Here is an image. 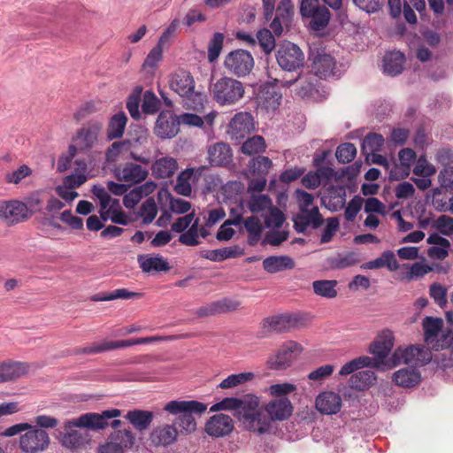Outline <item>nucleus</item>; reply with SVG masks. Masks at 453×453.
<instances>
[{
  "mask_svg": "<svg viewBox=\"0 0 453 453\" xmlns=\"http://www.w3.org/2000/svg\"><path fill=\"white\" fill-rule=\"evenodd\" d=\"M119 409H108L100 413L86 412L76 418L65 420L62 430L59 431V441L66 449H75L81 448L89 441L88 434L77 428L91 431L104 430L109 426L108 420L120 417Z\"/></svg>",
  "mask_w": 453,
  "mask_h": 453,
  "instance_id": "f257e3e1",
  "label": "nucleus"
},
{
  "mask_svg": "<svg viewBox=\"0 0 453 453\" xmlns=\"http://www.w3.org/2000/svg\"><path fill=\"white\" fill-rule=\"evenodd\" d=\"M234 411V417L249 431L260 434L268 432L269 421L259 407V399L254 395H246L243 398L226 397L211 406V412Z\"/></svg>",
  "mask_w": 453,
  "mask_h": 453,
  "instance_id": "f03ea898",
  "label": "nucleus"
},
{
  "mask_svg": "<svg viewBox=\"0 0 453 453\" xmlns=\"http://www.w3.org/2000/svg\"><path fill=\"white\" fill-rule=\"evenodd\" d=\"M164 410L176 416L173 424H175V426H179V434H190L196 430L195 415L200 416L205 412L207 405L196 400H173L168 402L165 405Z\"/></svg>",
  "mask_w": 453,
  "mask_h": 453,
  "instance_id": "7ed1b4c3",
  "label": "nucleus"
},
{
  "mask_svg": "<svg viewBox=\"0 0 453 453\" xmlns=\"http://www.w3.org/2000/svg\"><path fill=\"white\" fill-rule=\"evenodd\" d=\"M211 95L220 106H231L239 103L244 96L243 83L234 78L224 76L211 85Z\"/></svg>",
  "mask_w": 453,
  "mask_h": 453,
  "instance_id": "20e7f679",
  "label": "nucleus"
},
{
  "mask_svg": "<svg viewBox=\"0 0 453 453\" xmlns=\"http://www.w3.org/2000/svg\"><path fill=\"white\" fill-rule=\"evenodd\" d=\"M298 78L299 76L288 81L275 79L273 82H266L261 85L257 96V105L267 111H273L278 109L280 104L282 95L278 90L277 85L290 87L298 80Z\"/></svg>",
  "mask_w": 453,
  "mask_h": 453,
  "instance_id": "39448f33",
  "label": "nucleus"
},
{
  "mask_svg": "<svg viewBox=\"0 0 453 453\" xmlns=\"http://www.w3.org/2000/svg\"><path fill=\"white\" fill-rule=\"evenodd\" d=\"M300 13L303 19H310L309 27L313 31L326 27L331 18L329 10L319 0H301Z\"/></svg>",
  "mask_w": 453,
  "mask_h": 453,
  "instance_id": "423d86ee",
  "label": "nucleus"
},
{
  "mask_svg": "<svg viewBox=\"0 0 453 453\" xmlns=\"http://www.w3.org/2000/svg\"><path fill=\"white\" fill-rule=\"evenodd\" d=\"M275 57L279 66L287 72H294L304 64V54L302 50L288 41L279 44Z\"/></svg>",
  "mask_w": 453,
  "mask_h": 453,
  "instance_id": "0eeeda50",
  "label": "nucleus"
},
{
  "mask_svg": "<svg viewBox=\"0 0 453 453\" xmlns=\"http://www.w3.org/2000/svg\"><path fill=\"white\" fill-rule=\"evenodd\" d=\"M181 336L177 335H171L166 337H158V336H152V337H144V338H138L135 340H122V341H116V342H103L100 343H95L92 346L81 348L75 350V354H97L108 350H112L116 349H122V348H127L131 347L133 345L136 344H143V343H149L156 341H161V340H175L178 338H180Z\"/></svg>",
  "mask_w": 453,
  "mask_h": 453,
  "instance_id": "6e6552de",
  "label": "nucleus"
},
{
  "mask_svg": "<svg viewBox=\"0 0 453 453\" xmlns=\"http://www.w3.org/2000/svg\"><path fill=\"white\" fill-rule=\"evenodd\" d=\"M255 61L251 53L238 49L230 51L225 58L224 66L229 73L238 77L249 75L254 68Z\"/></svg>",
  "mask_w": 453,
  "mask_h": 453,
  "instance_id": "1a4fd4ad",
  "label": "nucleus"
},
{
  "mask_svg": "<svg viewBox=\"0 0 453 453\" xmlns=\"http://www.w3.org/2000/svg\"><path fill=\"white\" fill-rule=\"evenodd\" d=\"M135 437L130 428L111 432L106 441L98 446L97 453H125L133 448Z\"/></svg>",
  "mask_w": 453,
  "mask_h": 453,
  "instance_id": "9d476101",
  "label": "nucleus"
},
{
  "mask_svg": "<svg viewBox=\"0 0 453 453\" xmlns=\"http://www.w3.org/2000/svg\"><path fill=\"white\" fill-rule=\"evenodd\" d=\"M50 442L49 434L44 429L31 425L20 435L19 447L24 453H41L49 448Z\"/></svg>",
  "mask_w": 453,
  "mask_h": 453,
  "instance_id": "9b49d317",
  "label": "nucleus"
},
{
  "mask_svg": "<svg viewBox=\"0 0 453 453\" xmlns=\"http://www.w3.org/2000/svg\"><path fill=\"white\" fill-rule=\"evenodd\" d=\"M432 359L431 353L423 347L410 346L405 349L398 348L392 355L391 361L394 366L400 364L423 365Z\"/></svg>",
  "mask_w": 453,
  "mask_h": 453,
  "instance_id": "f8f14e48",
  "label": "nucleus"
},
{
  "mask_svg": "<svg viewBox=\"0 0 453 453\" xmlns=\"http://www.w3.org/2000/svg\"><path fill=\"white\" fill-rule=\"evenodd\" d=\"M388 4L392 18L397 19L403 14L410 24L417 23V16L412 7L419 13L426 10L425 0H388Z\"/></svg>",
  "mask_w": 453,
  "mask_h": 453,
  "instance_id": "ddd939ff",
  "label": "nucleus"
},
{
  "mask_svg": "<svg viewBox=\"0 0 453 453\" xmlns=\"http://www.w3.org/2000/svg\"><path fill=\"white\" fill-rule=\"evenodd\" d=\"M254 129L255 124L251 113L240 111L229 121L226 134L231 140L240 142L248 137Z\"/></svg>",
  "mask_w": 453,
  "mask_h": 453,
  "instance_id": "4468645a",
  "label": "nucleus"
},
{
  "mask_svg": "<svg viewBox=\"0 0 453 453\" xmlns=\"http://www.w3.org/2000/svg\"><path fill=\"white\" fill-rule=\"evenodd\" d=\"M312 73L320 78L339 76L334 58L323 49L311 50L309 55Z\"/></svg>",
  "mask_w": 453,
  "mask_h": 453,
  "instance_id": "2eb2a0df",
  "label": "nucleus"
},
{
  "mask_svg": "<svg viewBox=\"0 0 453 453\" xmlns=\"http://www.w3.org/2000/svg\"><path fill=\"white\" fill-rule=\"evenodd\" d=\"M300 322L299 317L290 314H280L264 319L262 326L263 336L269 333L281 334L296 329Z\"/></svg>",
  "mask_w": 453,
  "mask_h": 453,
  "instance_id": "dca6fc26",
  "label": "nucleus"
},
{
  "mask_svg": "<svg viewBox=\"0 0 453 453\" xmlns=\"http://www.w3.org/2000/svg\"><path fill=\"white\" fill-rule=\"evenodd\" d=\"M302 347L294 341H288L282 344L275 355L269 357L267 365L272 370H283L290 366L296 352H300Z\"/></svg>",
  "mask_w": 453,
  "mask_h": 453,
  "instance_id": "f3484780",
  "label": "nucleus"
},
{
  "mask_svg": "<svg viewBox=\"0 0 453 453\" xmlns=\"http://www.w3.org/2000/svg\"><path fill=\"white\" fill-rule=\"evenodd\" d=\"M103 127V122L98 119H91L77 133L73 141L80 150H89L97 141L98 134Z\"/></svg>",
  "mask_w": 453,
  "mask_h": 453,
  "instance_id": "a211bd4d",
  "label": "nucleus"
},
{
  "mask_svg": "<svg viewBox=\"0 0 453 453\" xmlns=\"http://www.w3.org/2000/svg\"><path fill=\"white\" fill-rule=\"evenodd\" d=\"M264 410L268 414L267 417L263 413L269 421V431L272 421H283L292 415L293 405L288 397H280L270 401L265 404Z\"/></svg>",
  "mask_w": 453,
  "mask_h": 453,
  "instance_id": "6ab92c4d",
  "label": "nucleus"
},
{
  "mask_svg": "<svg viewBox=\"0 0 453 453\" xmlns=\"http://www.w3.org/2000/svg\"><path fill=\"white\" fill-rule=\"evenodd\" d=\"M294 228L297 233H304L309 227L318 229L323 224V217L317 206L310 210L299 211L293 217Z\"/></svg>",
  "mask_w": 453,
  "mask_h": 453,
  "instance_id": "aec40b11",
  "label": "nucleus"
},
{
  "mask_svg": "<svg viewBox=\"0 0 453 453\" xmlns=\"http://www.w3.org/2000/svg\"><path fill=\"white\" fill-rule=\"evenodd\" d=\"M179 116L171 111H161L155 125V134L161 139L174 137L179 132Z\"/></svg>",
  "mask_w": 453,
  "mask_h": 453,
  "instance_id": "412c9836",
  "label": "nucleus"
},
{
  "mask_svg": "<svg viewBox=\"0 0 453 453\" xmlns=\"http://www.w3.org/2000/svg\"><path fill=\"white\" fill-rule=\"evenodd\" d=\"M114 174L118 180L130 187L142 182L148 176V171L142 165L130 162L116 167Z\"/></svg>",
  "mask_w": 453,
  "mask_h": 453,
  "instance_id": "4be33fe9",
  "label": "nucleus"
},
{
  "mask_svg": "<svg viewBox=\"0 0 453 453\" xmlns=\"http://www.w3.org/2000/svg\"><path fill=\"white\" fill-rule=\"evenodd\" d=\"M178 436L179 431L175 424H164L152 429L149 441L155 447H167L174 443Z\"/></svg>",
  "mask_w": 453,
  "mask_h": 453,
  "instance_id": "5701e85b",
  "label": "nucleus"
},
{
  "mask_svg": "<svg viewBox=\"0 0 453 453\" xmlns=\"http://www.w3.org/2000/svg\"><path fill=\"white\" fill-rule=\"evenodd\" d=\"M234 430L233 418L223 413L213 415L205 424V432L212 437H223Z\"/></svg>",
  "mask_w": 453,
  "mask_h": 453,
  "instance_id": "b1692460",
  "label": "nucleus"
},
{
  "mask_svg": "<svg viewBox=\"0 0 453 453\" xmlns=\"http://www.w3.org/2000/svg\"><path fill=\"white\" fill-rule=\"evenodd\" d=\"M170 87L181 97H188L194 93L195 81L189 72L180 70L172 75Z\"/></svg>",
  "mask_w": 453,
  "mask_h": 453,
  "instance_id": "393cba45",
  "label": "nucleus"
},
{
  "mask_svg": "<svg viewBox=\"0 0 453 453\" xmlns=\"http://www.w3.org/2000/svg\"><path fill=\"white\" fill-rule=\"evenodd\" d=\"M315 406L322 414H336L342 408V397L334 391H324L316 397Z\"/></svg>",
  "mask_w": 453,
  "mask_h": 453,
  "instance_id": "a878e982",
  "label": "nucleus"
},
{
  "mask_svg": "<svg viewBox=\"0 0 453 453\" xmlns=\"http://www.w3.org/2000/svg\"><path fill=\"white\" fill-rule=\"evenodd\" d=\"M233 158L232 150L225 142H217L208 149V159L212 166H226Z\"/></svg>",
  "mask_w": 453,
  "mask_h": 453,
  "instance_id": "bb28decb",
  "label": "nucleus"
},
{
  "mask_svg": "<svg viewBox=\"0 0 453 453\" xmlns=\"http://www.w3.org/2000/svg\"><path fill=\"white\" fill-rule=\"evenodd\" d=\"M394 345V335L390 330H384L378 335L376 340L370 346V352L375 356L374 358L379 364L377 359L385 358L391 351Z\"/></svg>",
  "mask_w": 453,
  "mask_h": 453,
  "instance_id": "cd10ccee",
  "label": "nucleus"
},
{
  "mask_svg": "<svg viewBox=\"0 0 453 453\" xmlns=\"http://www.w3.org/2000/svg\"><path fill=\"white\" fill-rule=\"evenodd\" d=\"M238 302L228 298H223L221 300L200 307L196 311V314L199 318H205L226 311H234L238 308Z\"/></svg>",
  "mask_w": 453,
  "mask_h": 453,
  "instance_id": "c85d7f7f",
  "label": "nucleus"
},
{
  "mask_svg": "<svg viewBox=\"0 0 453 453\" xmlns=\"http://www.w3.org/2000/svg\"><path fill=\"white\" fill-rule=\"evenodd\" d=\"M400 165H395L390 171V179L398 180L407 177L411 165L416 158V153L410 148L402 149L398 153Z\"/></svg>",
  "mask_w": 453,
  "mask_h": 453,
  "instance_id": "c756f323",
  "label": "nucleus"
},
{
  "mask_svg": "<svg viewBox=\"0 0 453 453\" xmlns=\"http://www.w3.org/2000/svg\"><path fill=\"white\" fill-rule=\"evenodd\" d=\"M137 261L143 273H150L153 272L159 273L170 270L167 259L160 255H139Z\"/></svg>",
  "mask_w": 453,
  "mask_h": 453,
  "instance_id": "7c9ffc66",
  "label": "nucleus"
},
{
  "mask_svg": "<svg viewBox=\"0 0 453 453\" xmlns=\"http://www.w3.org/2000/svg\"><path fill=\"white\" fill-rule=\"evenodd\" d=\"M0 366L2 371L0 377L4 383L16 380L27 374L29 370L28 364L18 361L2 362Z\"/></svg>",
  "mask_w": 453,
  "mask_h": 453,
  "instance_id": "2f4dec72",
  "label": "nucleus"
},
{
  "mask_svg": "<svg viewBox=\"0 0 453 453\" xmlns=\"http://www.w3.org/2000/svg\"><path fill=\"white\" fill-rule=\"evenodd\" d=\"M394 382L402 388H411L421 380V374L415 367L402 368L393 374Z\"/></svg>",
  "mask_w": 453,
  "mask_h": 453,
  "instance_id": "473e14b6",
  "label": "nucleus"
},
{
  "mask_svg": "<svg viewBox=\"0 0 453 453\" xmlns=\"http://www.w3.org/2000/svg\"><path fill=\"white\" fill-rule=\"evenodd\" d=\"M153 412L145 410L134 409L128 411L125 415V418L140 432L147 430L153 421Z\"/></svg>",
  "mask_w": 453,
  "mask_h": 453,
  "instance_id": "72a5a7b5",
  "label": "nucleus"
},
{
  "mask_svg": "<svg viewBox=\"0 0 453 453\" xmlns=\"http://www.w3.org/2000/svg\"><path fill=\"white\" fill-rule=\"evenodd\" d=\"M263 267L268 273H276L295 267V261L288 256H270L264 259Z\"/></svg>",
  "mask_w": 453,
  "mask_h": 453,
  "instance_id": "f704fd0d",
  "label": "nucleus"
},
{
  "mask_svg": "<svg viewBox=\"0 0 453 453\" xmlns=\"http://www.w3.org/2000/svg\"><path fill=\"white\" fill-rule=\"evenodd\" d=\"M178 169L177 161L171 157H164L156 160L152 166V174L157 179H166L173 176Z\"/></svg>",
  "mask_w": 453,
  "mask_h": 453,
  "instance_id": "c9c22d12",
  "label": "nucleus"
},
{
  "mask_svg": "<svg viewBox=\"0 0 453 453\" xmlns=\"http://www.w3.org/2000/svg\"><path fill=\"white\" fill-rule=\"evenodd\" d=\"M404 55L400 51L388 52L383 58V72L390 76L400 74L403 70Z\"/></svg>",
  "mask_w": 453,
  "mask_h": 453,
  "instance_id": "e433bc0d",
  "label": "nucleus"
},
{
  "mask_svg": "<svg viewBox=\"0 0 453 453\" xmlns=\"http://www.w3.org/2000/svg\"><path fill=\"white\" fill-rule=\"evenodd\" d=\"M326 207L331 211L342 209L346 203V190L342 186H332L328 188L327 196L323 198Z\"/></svg>",
  "mask_w": 453,
  "mask_h": 453,
  "instance_id": "4c0bfd02",
  "label": "nucleus"
},
{
  "mask_svg": "<svg viewBox=\"0 0 453 453\" xmlns=\"http://www.w3.org/2000/svg\"><path fill=\"white\" fill-rule=\"evenodd\" d=\"M127 117L124 111H119L114 114L109 120L107 127V138L108 140H114L122 137Z\"/></svg>",
  "mask_w": 453,
  "mask_h": 453,
  "instance_id": "58836bf2",
  "label": "nucleus"
},
{
  "mask_svg": "<svg viewBox=\"0 0 453 453\" xmlns=\"http://www.w3.org/2000/svg\"><path fill=\"white\" fill-rule=\"evenodd\" d=\"M379 362H377L375 359L363 356L359 357L357 358H355L348 363H346L344 365L342 366L339 374L342 376H346L349 374L353 373L354 372L357 371L358 369L364 368V367H378Z\"/></svg>",
  "mask_w": 453,
  "mask_h": 453,
  "instance_id": "ea45409f",
  "label": "nucleus"
},
{
  "mask_svg": "<svg viewBox=\"0 0 453 453\" xmlns=\"http://www.w3.org/2000/svg\"><path fill=\"white\" fill-rule=\"evenodd\" d=\"M375 380L376 376L374 372L365 370L354 373L349 380V385L351 388L365 390L372 386Z\"/></svg>",
  "mask_w": 453,
  "mask_h": 453,
  "instance_id": "a19ab883",
  "label": "nucleus"
},
{
  "mask_svg": "<svg viewBox=\"0 0 453 453\" xmlns=\"http://www.w3.org/2000/svg\"><path fill=\"white\" fill-rule=\"evenodd\" d=\"M243 249L237 245L225 247L222 249L209 250L204 256L205 258L211 261H223L227 258H235L243 255Z\"/></svg>",
  "mask_w": 453,
  "mask_h": 453,
  "instance_id": "79ce46f5",
  "label": "nucleus"
},
{
  "mask_svg": "<svg viewBox=\"0 0 453 453\" xmlns=\"http://www.w3.org/2000/svg\"><path fill=\"white\" fill-rule=\"evenodd\" d=\"M9 225L17 224L28 219L29 212L26 203L17 201H8Z\"/></svg>",
  "mask_w": 453,
  "mask_h": 453,
  "instance_id": "37998d69",
  "label": "nucleus"
},
{
  "mask_svg": "<svg viewBox=\"0 0 453 453\" xmlns=\"http://www.w3.org/2000/svg\"><path fill=\"white\" fill-rule=\"evenodd\" d=\"M443 326V321L439 318L426 317L423 321L425 342L427 344L433 343L438 337Z\"/></svg>",
  "mask_w": 453,
  "mask_h": 453,
  "instance_id": "c03bdc74",
  "label": "nucleus"
},
{
  "mask_svg": "<svg viewBox=\"0 0 453 453\" xmlns=\"http://www.w3.org/2000/svg\"><path fill=\"white\" fill-rule=\"evenodd\" d=\"M243 225L248 233L249 245H257L263 232V226L259 219L256 216L248 217L243 220Z\"/></svg>",
  "mask_w": 453,
  "mask_h": 453,
  "instance_id": "a18cd8bd",
  "label": "nucleus"
},
{
  "mask_svg": "<svg viewBox=\"0 0 453 453\" xmlns=\"http://www.w3.org/2000/svg\"><path fill=\"white\" fill-rule=\"evenodd\" d=\"M337 281L334 280H319L312 282V288L317 296L332 299L337 296Z\"/></svg>",
  "mask_w": 453,
  "mask_h": 453,
  "instance_id": "49530a36",
  "label": "nucleus"
},
{
  "mask_svg": "<svg viewBox=\"0 0 453 453\" xmlns=\"http://www.w3.org/2000/svg\"><path fill=\"white\" fill-rule=\"evenodd\" d=\"M360 261V257L357 252L349 251L338 254L336 257L330 260V265L333 269H344L355 265Z\"/></svg>",
  "mask_w": 453,
  "mask_h": 453,
  "instance_id": "de8ad7c7",
  "label": "nucleus"
},
{
  "mask_svg": "<svg viewBox=\"0 0 453 453\" xmlns=\"http://www.w3.org/2000/svg\"><path fill=\"white\" fill-rule=\"evenodd\" d=\"M384 144V138L380 134L369 133L362 142V150L366 154L380 151Z\"/></svg>",
  "mask_w": 453,
  "mask_h": 453,
  "instance_id": "09e8293b",
  "label": "nucleus"
},
{
  "mask_svg": "<svg viewBox=\"0 0 453 453\" xmlns=\"http://www.w3.org/2000/svg\"><path fill=\"white\" fill-rule=\"evenodd\" d=\"M265 139L260 135H254L251 138L246 140L241 148L243 154L253 155L265 151Z\"/></svg>",
  "mask_w": 453,
  "mask_h": 453,
  "instance_id": "8fccbe9b",
  "label": "nucleus"
},
{
  "mask_svg": "<svg viewBox=\"0 0 453 453\" xmlns=\"http://www.w3.org/2000/svg\"><path fill=\"white\" fill-rule=\"evenodd\" d=\"M224 35L217 32L213 35L208 45V60L213 63L218 59L223 48Z\"/></svg>",
  "mask_w": 453,
  "mask_h": 453,
  "instance_id": "3c124183",
  "label": "nucleus"
},
{
  "mask_svg": "<svg viewBox=\"0 0 453 453\" xmlns=\"http://www.w3.org/2000/svg\"><path fill=\"white\" fill-rule=\"evenodd\" d=\"M273 206L271 198L266 195H252L248 207L253 213H257Z\"/></svg>",
  "mask_w": 453,
  "mask_h": 453,
  "instance_id": "603ef678",
  "label": "nucleus"
},
{
  "mask_svg": "<svg viewBox=\"0 0 453 453\" xmlns=\"http://www.w3.org/2000/svg\"><path fill=\"white\" fill-rule=\"evenodd\" d=\"M273 163L268 157L258 156L253 158L249 165L250 170L257 175H265L268 173Z\"/></svg>",
  "mask_w": 453,
  "mask_h": 453,
  "instance_id": "864d4df0",
  "label": "nucleus"
},
{
  "mask_svg": "<svg viewBox=\"0 0 453 453\" xmlns=\"http://www.w3.org/2000/svg\"><path fill=\"white\" fill-rule=\"evenodd\" d=\"M357 155V149L354 144L345 142L339 145L335 151V157L339 163L347 164L351 162Z\"/></svg>",
  "mask_w": 453,
  "mask_h": 453,
  "instance_id": "5fc2aeb1",
  "label": "nucleus"
},
{
  "mask_svg": "<svg viewBox=\"0 0 453 453\" xmlns=\"http://www.w3.org/2000/svg\"><path fill=\"white\" fill-rule=\"evenodd\" d=\"M265 225L266 227L279 228L285 221L283 212L276 206H272L268 209V212L264 216Z\"/></svg>",
  "mask_w": 453,
  "mask_h": 453,
  "instance_id": "6e6d98bb",
  "label": "nucleus"
},
{
  "mask_svg": "<svg viewBox=\"0 0 453 453\" xmlns=\"http://www.w3.org/2000/svg\"><path fill=\"white\" fill-rule=\"evenodd\" d=\"M257 38L265 54L268 55L275 49V38L271 30L265 28L258 31Z\"/></svg>",
  "mask_w": 453,
  "mask_h": 453,
  "instance_id": "4d7b16f0",
  "label": "nucleus"
},
{
  "mask_svg": "<svg viewBox=\"0 0 453 453\" xmlns=\"http://www.w3.org/2000/svg\"><path fill=\"white\" fill-rule=\"evenodd\" d=\"M157 213V206L153 198L146 199L141 208H140V215L142 218V223L144 225H148L151 223L156 218Z\"/></svg>",
  "mask_w": 453,
  "mask_h": 453,
  "instance_id": "13d9d810",
  "label": "nucleus"
},
{
  "mask_svg": "<svg viewBox=\"0 0 453 453\" xmlns=\"http://www.w3.org/2000/svg\"><path fill=\"white\" fill-rule=\"evenodd\" d=\"M253 378L254 374L252 372H241L238 374H231L220 382L219 388L223 389L232 388L246 381H249Z\"/></svg>",
  "mask_w": 453,
  "mask_h": 453,
  "instance_id": "bf43d9fd",
  "label": "nucleus"
},
{
  "mask_svg": "<svg viewBox=\"0 0 453 453\" xmlns=\"http://www.w3.org/2000/svg\"><path fill=\"white\" fill-rule=\"evenodd\" d=\"M160 101L156 95L147 90L143 94L142 110L146 114H154L159 110Z\"/></svg>",
  "mask_w": 453,
  "mask_h": 453,
  "instance_id": "052dcab7",
  "label": "nucleus"
},
{
  "mask_svg": "<svg viewBox=\"0 0 453 453\" xmlns=\"http://www.w3.org/2000/svg\"><path fill=\"white\" fill-rule=\"evenodd\" d=\"M109 211H111V220L112 223L127 226L128 224V217L122 211L118 199H112L110 203Z\"/></svg>",
  "mask_w": 453,
  "mask_h": 453,
  "instance_id": "680f3d73",
  "label": "nucleus"
},
{
  "mask_svg": "<svg viewBox=\"0 0 453 453\" xmlns=\"http://www.w3.org/2000/svg\"><path fill=\"white\" fill-rule=\"evenodd\" d=\"M429 295L434 303L440 307H444L447 303V288L440 283H433L429 288Z\"/></svg>",
  "mask_w": 453,
  "mask_h": 453,
  "instance_id": "e2e57ef3",
  "label": "nucleus"
},
{
  "mask_svg": "<svg viewBox=\"0 0 453 453\" xmlns=\"http://www.w3.org/2000/svg\"><path fill=\"white\" fill-rule=\"evenodd\" d=\"M288 237V232L287 231H279V230H271L268 231L263 239L262 244H270L272 246H279L284 241H286Z\"/></svg>",
  "mask_w": 453,
  "mask_h": 453,
  "instance_id": "0e129e2a",
  "label": "nucleus"
},
{
  "mask_svg": "<svg viewBox=\"0 0 453 453\" xmlns=\"http://www.w3.org/2000/svg\"><path fill=\"white\" fill-rule=\"evenodd\" d=\"M363 198L359 196H355L348 203V206L345 209L344 217L348 221H353L359 211L362 208Z\"/></svg>",
  "mask_w": 453,
  "mask_h": 453,
  "instance_id": "69168bd1",
  "label": "nucleus"
},
{
  "mask_svg": "<svg viewBox=\"0 0 453 453\" xmlns=\"http://www.w3.org/2000/svg\"><path fill=\"white\" fill-rule=\"evenodd\" d=\"M294 12V5L291 0H281L276 9V15L282 17L285 25L290 22Z\"/></svg>",
  "mask_w": 453,
  "mask_h": 453,
  "instance_id": "338daca9",
  "label": "nucleus"
},
{
  "mask_svg": "<svg viewBox=\"0 0 453 453\" xmlns=\"http://www.w3.org/2000/svg\"><path fill=\"white\" fill-rule=\"evenodd\" d=\"M163 55V46L157 43L147 55L143 67L154 68L157 65V63L161 60Z\"/></svg>",
  "mask_w": 453,
  "mask_h": 453,
  "instance_id": "774afa93",
  "label": "nucleus"
}]
</instances>
